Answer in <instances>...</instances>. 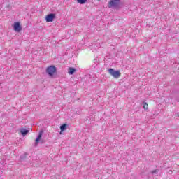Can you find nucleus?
Segmentation results:
<instances>
[{"label":"nucleus","mask_w":179,"mask_h":179,"mask_svg":"<svg viewBox=\"0 0 179 179\" xmlns=\"http://www.w3.org/2000/svg\"><path fill=\"white\" fill-rule=\"evenodd\" d=\"M68 128H69V124H66V123H64L63 124H62L60 126V134L62 132H64V131H66V129H68Z\"/></svg>","instance_id":"6e6552de"},{"label":"nucleus","mask_w":179,"mask_h":179,"mask_svg":"<svg viewBox=\"0 0 179 179\" xmlns=\"http://www.w3.org/2000/svg\"><path fill=\"white\" fill-rule=\"evenodd\" d=\"M9 6H10L9 5H8V6H7V8H9Z\"/></svg>","instance_id":"dca6fc26"},{"label":"nucleus","mask_w":179,"mask_h":179,"mask_svg":"<svg viewBox=\"0 0 179 179\" xmlns=\"http://www.w3.org/2000/svg\"><path fill=\"white\" fill-rule=\"evenodd\" d=\"M56 72L57 67H55V65L50 66L46 69V73H48V75H49V76H50L51 78L54 76V74L56 73Z\"/></svg>","instance_id":"f03ea898"},{"label":"nucleus","mask_w":179,"mask_h":179,"mask_svg":"<svg viewBox=\"0 0 179 179\" xmlns=\"http://www.w3.org/2000/svg\"><path fill=\"white\" fill-rule=\"evenodd\" d=\"M41 143H44V141L41 140Z\"/></svg>","instance_id":"2eb2a0df"},{"label":"nucleus","mask_w":179,"mask_h":179,"mask_svg":"<svg viewBox=\"0 0 179 179\" xmlns=\"http://www.w3.org/2000/svg\"><path fill=\"white\" fill-rule=\"evenodd\" d=\"M108 72L111 75V76L114 77L115 79H118V78L121 76V73L120 72L119 70H115L114 69H108Z\"/></svg>","instance_id":"7ed1b4c3"},{"label":"nucleus","mask_w":179,"mask_h":179,"mask_svg":"<svg viewBox=\"0 0 179 179\" xmlns=\"http://www.w3.org/2000/svg\"><path fill=\"white\" fill-rule=\"evenodd\" d=\"M75 72H76V69H75L73 67L69 68V69H68L69 75H73V73H75Z\"/></svg>","instance_id":"1a4fd4ad"},{"label":"nucleus","mask_w":179,"mask_h":179,"mask_svg":"<svg viewBox=\"0 0 179 179\" xmlns=\"http://www.w3.org/2000/svg\"><path fill=\"white\" fill-rule=\"evenodd\" d=\"M43 134H44V130H43V129L40 130L38 135L37 136V137L35 140V146H37L38 145V143H40V141H41Z\"/></svg>","instance_id":"423d86ee"},{"label":"nucleus","mask_w":179,"mask_h":179,"mask_svg":"<svg viewBox=\"0 0 179 179\" xmlns=\"http://www.w3.org/2000/svg\"><path fill=\"white\" fill-rule=\"evenodd\" d=\"M143 107L144 110H149V107L148 106V103L145 102H143Z\"/></svg>","instance_id":"f8f14e48"},{"label":"nucleus","mask_w":179,"mask_h":179,"mask_svg":"<svg viewBox=\"0 0 179 179\" xmlns=\"http://www.w3.org/2000/svg\"><path fill=\"white\" fill-rule=\"evenodd\" d=\"M98 1H100V0H98Z\"/></svg>","instance_id":"f3484780"},{"label":"nucleus","mask_w":179,"mask_h":179,"mask_svg":"<svg viewBox=\"0 0 179 179\" xmlns=\"http://www.w3.org/2000/svg\"><path fill=\"white\" fill-rule=\"evenodd\" d=\"M13 29L15 31H17L19 33L20 31H22V25H20L19 22H16L14 23Z\"/></svg>","instance_id":"0eeeda50"},{"label":"nucleus","mask_w":179,"mask_h":179,"mask_svg":"<svg viewBox=\"0 0 179 179\" xmlns=\"http://www.w3.org/2000/svg\"><path fill=\"white\" fill-rule=\"evenodd\" d=\"M157 171H159V170L156 169L152 171V174H156V173H157Z\"/></svg>","instance_id":"4468645a"},{"label":"nucleus","mask_w":179,"mask_h":179,"mask_svg":"<svg viewBox=\"0 0 179 179\" xmlns=\"http://www.w3.org/2000/svg\"><path fill=\"white\" fill-rule=\"evenodd\" d=\"M20 132L22 136H24L28 132H29V130L22 128L20 129Z\"/></svg>","instance_id":"9d476101"},{"label":"nucleus","mask_w":179,"mask_h":179,"mask_svg":"<svg viewBox=\"0 0 179 179\" xmlns=\"http://www.w3.org/2000/svg\"><path fill=\"white\" fill-rule=\"evenodd\" d=\"M55 17H56L55 13L48 14L45 16V21L47 22V23H50L51 22H53L54 19H55Z\"/></svg>","instance_id":"20e7f679"},{"label":"nucleus","mask_w":179,"mask_h":179,"mask_svg":"<svg viewBox=\"0 0 179 179\" xmlns=\"http://www.w3.org/2000/svg\"><path fill=\"white\" fill-rule=\"evenodd\" d=\"M85 123L86 124H90V117H87V118L85 120Z\"/></svg>","instance_id":"ddd939ff"},{"label":"nucleus","mask_w":179,"mask_h":179,"mask_svg":"<svg viewBox=\"0 0 179 179\" xmlns=\"http://www.w3.org/2000/svg\"><path fill=\"white\" fill-rule=\"evenodd\" d=\"M77 2L80 3V5H85L87 2V0H77Z\"/></svg>","instance_id":"9b49d317"},{"label":"nucleus","mask_w":179,"mask_h":179,"mask_svg":"<svg viewBox=\"0 0 179 179\" xmlns=\"http://www.w3.org/2000/svg\"><path fill=\"white\" fill-rule=\"evenodd\" d=\"M30 155H29V153L27 152H25L24 155H21L20 156V162H30Z\"/></svg>","instance_id":"39448f33"},{"label":"nucleus","mask_w":179,"mask_h":179,"mask_svg":"<svg viewBox=\"0 0 179 179\" xmlns=\"http://www.w3.org/2000/svg\"><path fill=\"white\" fill-rule=\"evenodd\" d=\"M122 6V2L121 0H110L108 3V8H115V9H121Z\"/></svg>","instance_id":"f257e3e1"}]
</instances>
